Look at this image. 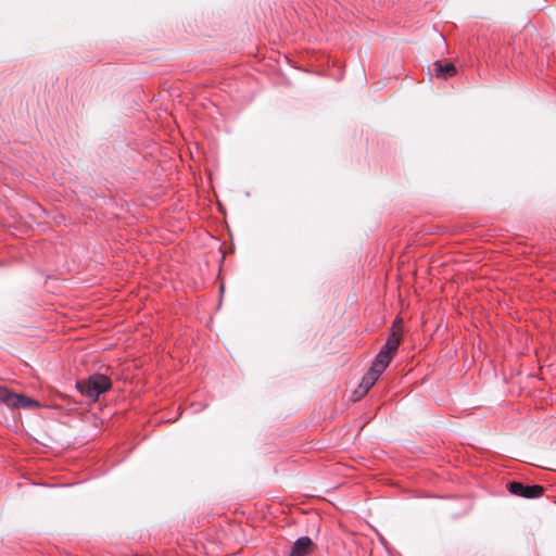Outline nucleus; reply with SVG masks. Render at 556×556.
<instances>
[{
  "mask_svg": "<svg viewBox=\"0 0 556 556\" xmlns=\"http://www.w3.org/2000/svg\"><path fill=\"white\" fill-rule=\"evenodd\" d=\"M39 406H40V404L38 401L27 397L23 394H18V401L15 402L14 408H20V407L34 408V407H39Z\"/></svg>",
  "mask_w": 556,
  "mask_h": 556,
  "instance_id": "nucleus-8",
  "label": "nucleus"
},
{
  "mask_svg": "<svg viewBox=\"0 0 556 556\" xmlns=\"http://www.w3.org/2000/svg\"><path fill=\"white\" fill-rule=\"evenodd\" d=\"M509 493L523 498H538L540 497L544 489L539 484H525L519 481H511L507 484Z\"/></svg>",
  "mask_w": 556,
  "mask_h": 556,
  "instance_id": "nucleus-4",
  "label": "nucleus"
},
{
  "mask_svg": "<svg viewBox=\"0 0 556 556\" xmlns=\"http://www.w3.org/2000/svg\"><path fill=\"white\" fill-rule=\"evenodd\" d=\"M314 546L309 536H301L293 542L289 556H308Z\"/></svg>",
  "mask_w": 556,
  "mask_h": 556,
  "instance_id": "nucleus-5",
  "label": "nucleus"
},
{
  "mask_svg": "<svg viewBox=\"0 0 556 556\" xmlns=\"http://www.w3.org/2000/svg\"><path fill=\"white\" fill-rule=\"evenodd\" d=\"M401 342L400 333L393 331L381 346L380 351L375 357V361H380L387 368L393 358V354L396 352Z\"/></svg>",
  "mask_w": 556,
  "mask_h": 556,
  "instance_id": "nucleus-3",
  "label": "nucleus"
},
{
  "mask_svg": "<svg viewBox=\"0 0 556 556\" xmlns=\"http://www.w3.org/2000/svg\"><path fill=\"white\" fill-rule=\"evenodd\" d=\"M77 390L87 399L97 401L101 394L111 389V380L102 374L90 375L87 379L77 381Z\"/></svg>",
  "mask_w": 556,
  "mask_h": 556,
  "instance_id": "nucleus-1",
  "label": "nucleus"
},
{
  "mask_svg": "<svg viewBox=\"0 0 556 556\" xmlns=\"http://www.w3.org/2000/svg\"><path fill=\"white\" fill-rule=\"evenodd\" d=\"M384 369L386 367L380 361L372 362L370 368L362 378V381L358 386V390L355 391L358 397L363 396L369 391V389L376 383V381L379 379L380 375L384 371Z\"/></svg>",
  "mask_w": 556,
  "mask_h": 556,
  "instance_id": "nucleus-2",
  "label": "nucleus"
},
{
  "mask_svg": "<svg viewBox=\"0 0 556 556\" xmlns=\"http://www.w3.org/2000/svg\"><path fill=\"white\" fill-rule=\"evenodd\" d=\"M18 401V394L10 391L7 387L0 386V403L14 409L15 402Z\"/></svg>",
  "mask_w": 556,
  "mask_h": 556,
  "instance_id": "nucleus-7",
  "label": "nucleus"
},
{
  "mask_svg": "<svg viewBox=\"0 0 556 556\" xmlns=\"http://www.w3.org/2000/svg\"><path fill=\"white\" fill-rule=\"evenodd\" d=\"M434 71L435 75L439 78H448L456 74V67L452 63H441L440 61H437L434 63Z\"/></svg>",
  "mask_w": 556,
  "mask_h": 556,
  "instance_id": "nucleus-6",
  "label": "nucleus"
}]
</instances>
